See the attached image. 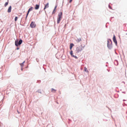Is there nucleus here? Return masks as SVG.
<instances>
[{
	"label": "nucleus",
	"instance_id": "f257e3e1",
	"mask_svg": "<svg viewBox=\"0 0 127 127\" xmlns=\"http://www.w3.org/2000/svg\"><path fill=\"white\" fill-rule=\"evenodd\" d=\"M62 15L63 14L62 12L59 13L57 19V23L58 24L60 23L61 19L62 18Z\"/></svg>",
	"mask_w": 127,
	"mask_h": 127
},
{
	"label": "nucleus",
	"instance_id": "f03ea898",
	"mask_svg": "<svg viewBox=\"0 0 127 127\" xmlns=\"http://www.w3.org/2000/svg\"><path fill=\"white\" fill-rule=\"evenodd\" d=\"M84 46H82V45L80 46H79L77 47L76 51L77 53H78L82 50L84 49Z\"/></svg>",
	"mask_w": 127,
	"mask_h": 127
},
{
	"label": "nucleus",
	"instance_id": "7ed1b4c3",
	"mask_svg": "<svg viewBox=\"0 0 127 127\" xmlns=\"http://www.w3.org/2000/svg\"><path fill=\"white\" fill-rule=\"evenodd\" d=\"M22 40L21 39H20L18 43V41L17 40L15 41V45L17 46H18V45H20L21 44L22 42Z\"/></svg>",
	"mask_w": 127,
	"mask_h": 127
},
{
	"label": "nucleus",
	"instance_id": "20e7f679",
	"mask_svg": "<svg viewBox=\"0 0 127 127\" xmlns=\"http://www.w3.org/2000/svg\"><path fill=\"white\" fill-rule=\"evenodd\" d=\"M36 26V24H35V22H32L30 25V27L32 28H35Z\"/></svg>",
	"mask_w": 127,
	"mask_h": 127
},
{
	"label": "nucleus",
	"instance_id": "39448f33",
	"mask_svg": "<svg viewBox=\"0 0 127 127\" xmlns=\"http://www.w3.org/2000/svg\"><path fill=\"white\" fill-rule=\"evenodd\" d=\"M107 46L110 49L112 47V42L111 41L109 42L108 41Z\"/></svg>",
	"mask_w": 127,
	"mask_h": 127
},
{
	"label": "nucleus",
	"instance_id": "423d86ee",
	"mask_svg": "<svg viewBox=\"0 0 127 127\" xmlns=\"http://www.w3.org/2000/svg\"><path fill=\"white\" fill-rule=\"evenodd\" d=\"M113 40L114 42L116 44V45H117V42L116 40V37L114 35L113 38Z\"/></svg>",
	"mask_w": 127,
	"mask_h": 127
},
{
	"label": "nucleus",
	"instance_id": "0eeeda50",
	"mask_svg": "<svg viewBox=\"0 0 127 127\" xmlns=\"http://www.w3.org/2000/svg\"><path fill=\"white\" fill-rule=\"evenodd\" d=\"M49 7V3H47L45 5V7L44 8V10L46 12V11L45 10L46 8H47Z\"/></svg>",
	"mask_w": 127,
	"mask_h": 127
},
{
	"label": "nucleus",
	"instance_id": "6e6552de",
	"mask_svg": "<svg viewBox=\"0 0 127 127\" xmlns=\"http://www.w3.org/2000/svg\"><path fill=\"white\" fill-rule=\"evenodd\" d=\"M11 6H9L8 8L7 12L8 13H10L11 12Z\"/></svg>",
	"mask_w": 127,
	"mask_h": 127
},
{
	"label": "nucleus",
	"instance_id": "1a4fd4ad",
	"mask_svg": "<svg viewBox=\"0 0 127 127\" xmlns=\"http://www.w3.org/2000/svg\"><path fill=\"white\" fill-rule=\"evenodd\" d=\"M33 8V7H31L28 10V13H27V15H28L30 11H32V10Z\"/></svg>",
	"mask_w": 127,
	"mask_h": 127
},
{
	"label": "nucleus",
	"instance_id": "9d476101",
	"mask_svg": "<svg viewBox=\"0 0 127 127\" xmlns=\"http://www.w3.org/2000/svg\"><path fill=\"white\" fill-rule=\"evenodd\" d=\"M39 5L36 4V5L35 6V9L36 10L38 9H39Z\"/></svg>",
	"mask_w": 127,
	"mask_h": 127
},
{
	"label": "nucleus",
	"instance_id": "9b49d317",
	"mask_svg": "<svg viewBox=\"0 0 127 127\" xmlns=\"http://www.w3.org/2000/svg\"><path fill=\"white\" fill-rule=\"evenodd\" d=\"M74 46V45L73 43H71L70 45V49L71 50L73 46Z\"/></svg>",
	"mask_w": 127,
	"mask_h": 127
},
{
	"label": "nucleus",
	"instance_id": "f8f14e48",
	"mask_svg": "<svg viewBox=\"0 0 127 127\" xmlns=\"http://www.w3.org/2000/svg\"><path fill=\"white\" fill-rule=\"evenodd\" d=\"M81 38H77V39L76 40V41L78 42H79L81 41Z\"/></svg>",
	"mask_w": 127,
	"mask_h": 127
},
{
	"label": "nucleus",
	"instance_id": "ddd939ff",
	"mask_svg": "<svg viewBox=\"0 0 127 127\" xmlns=\"http://www.w3.org/2000/svg\"><path fill=\"white\" fill-rule=\"evenodd\" d=\"M56 90H55L53 88H52L51 89V91L53 93H55L56 91Z\"/></svg>",
	"mask_w": 127,
	"mask_h": 127
},
{
	"label": "nucleus",
	"instance_id": "4468645a",
	"mask_svg": "<svg viewBox=\"0 0 127 127\" xmlns=\"http://www.w3.org/2000/svg\"><path fill=\"white\" fill-rule=\"evenodd\" d=\"M71 55L72 57L74 58H75L76 59H77V57L76 56H75L73 55V53L71 54Z\"/></svg>",
	"mask_w": 127,
	"mask_h": 127
},
{
	"label": "nucleus",
	"instance_id": "2eb2a0df",
	"mask_svg": "<svg viewBox=\"0 0 127 127\" xmlns=\"http://www.w3.org/2000/svg\"><path fill=\"white\" fill-rule=\"evenodd\" d=\"M71 55L72 57L74 58H75L76 59H77V57L76 56H75L73 55V53L71 54Z\"/></svg>",
	"mask_w": 127,
	"mask_h": 127
},
{
	"label": "nucleus",
	"instance_id": "dca6fc26",
	"mask_svg": "<svg viewBox=\"0 0 127 127\" xmlns=\"http://www.w3.org/2000/svg\"><path fill=\"white\" fill-rule=\"evenodd\" d=\"M8 1H9L8 0L7 2H6L5 3V4L4 5V6L5 7H6V6L8 4Z\"/></svg>",
	"mask_w": 127,
	"mask_h": 127
},
{
	"label": "nucleus",
	"instance_id": "f3484780",
	"mask_svg": "<svg viewBox=\"0 0 127 127\" xmlns=\"http://www.w3.org/2000/svg\"><path fill=\"white\" fill-rule=\"evenodd\" d=\"M25 62V61H24L22 63H21L20 64V65L22 67L24 66L23 64Z\"/></svg>",
	"mask_w": 127,
	"mask_h": 127
},
{
	"label": "nucleus",
	"instance_id": "a211bd4d",
	"mask_svg": "<svg viewBox=\"0 0 127 127\" xmlns=\"http://www.w3.org/2000/svg\"><path fill=\"white\" fill-rule=\"evenodd\" d=\"M85 71L86 72H88L87 69L86 67H85L84 68Z\"/></svg>",
	"mask_w": 127,
	"mask_h": 127
},
{
	"label": "nucleus",
	"instance_id": "6ab92c4d",
	"mask_svg": "<svg viewBox=\"0 0 127 127\" xmlns=\"http://www.w3.org/2000/svg\"><path fill=\"white\" fill-rule=\"evenodd\" d=\"M18 17H16L15 19V21H16L17 20Z\"/></svg>",
	"mask_w": 127,
	"mask_h": 127
},
{
	"label": "nucleus",
	"instance_id": "aec40b11",
	"mask_svg": "<svg viewBox=\"0 0 127 127\" xmlns=\"http://www.w3.org/2000/svg\"><path fill=\"white\" fill-rule=\"evenodd\" d=\"M55 10H54H54L52 12L53 14H54V13H55L56 12Z\"/></svg>",
	"mask_w": 127,
	"mask_h": 127
},
{
	"label": "nucleus",
	"instance_id": "412c9836",
	"mask_svg": "<svg viewBox=\"0 0 127 127\" xmlns=\"http://www.w3.org/2000/svg\"><path fill=\"white\" fill-rule=\"evenodd\" d=\"M73 53V51L72 50H71L70 52V55H71V54Z\"/></svg>",
	"mask_w": 127,
	"mask_h": 127
},
{
	"label": "nucleus",
	"instance_id": "4be33fe9",
	"mask_svg": "<svg viewBox=\"0 0 127 127\" xmlns=\"http://www.w3.org/2000/svg\"><path fill=\"white\" fill-rule=\"evenodd\" d=\"M28 15H27H27H26V19H26V20H27V16H28Z\"/></svg>",
	"mask_w": 127,
	"mask_h": 127
},
{
	"label": "nucleus",
	"instance_id": "5701e85b",
	"mask_svg": "<svg viewBox=\"0 0 127 127\" xmlns=\"http://www.w3.org/2000/svg\"><path fill=\"white\" fill-rule=\"evenodd\" d=\"M57 6H56L54 8V10H56V8H57Z\"/></svg>",
	"mask_w": 127,
	"mask_h": 127
},
{
	"label": "nucleus",
	"instance_id": "b1692460",
	"mask_svg": "<svg viewBox=\"0 0 127 127\" xmlns=\"http://www.w3.org/2000/svg\"><path fill=\"white\" fill-rule=\"evenodd\" d=\"M72 0H70L69 1V2H71L72 1Z\"/></svg>",
	"mask_w": 127,
	"mask_h": 127
},
{
	"label": "nucleus",
	"instance_id": "393cba45",
	"mask_svg": "<svg viewBox=\"0 0 127 127\" xmlns=\"http://www.w3.org/2000/svg\"><path fill=\"white\" fill-rule=\"evenodd\" d=\"M19 49V48H17V49Z\"/></svg>",
	"mask_w": 127,
	"mask_h": 127
},
{
	"label": "nucleus",
	"instance_id": "a878e982",
	"mask_svg": "<svg viewBox=\"0 0 127 127\" xmlns=\"http://www.w3.org/2000/svg\"><path fill=\"white\" fill-rule=\"evenodd\" d=\"M21 70H22V68H21Z\"/></svg>",
	"mask_w": 127,
	"mask_h": 127
}]
</instances>
